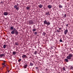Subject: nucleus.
Returning a JSON list of instances; mask_svg holds the SVG:
<instances>
[{
    "label": "nucleus",
    "instance_id": "nucleus-2",
    "mask_svg": "<svg viewBox=\"0 0 73 73\" xmlns=\"http://www.w3.org/2000/svg\"><path fill=\"white\" fill-rule=\"evenodd\" d=\"M72 57H73V54L71 53H70L68 56L66 57V58L64 60L66 62H69L68 60H72Z\"/></svg>",
    "mask_w": 73,
    "mask_h": 73
},
{
    "label": "nucleus",
    "instance_id": "nucleus-16",
    "mask_svg": "<svg viewBox=\"0 0 73 73\" xmlns=\"http://www.w3.org/2000/svg\"><path fill=\"white\" fill-rule=\"evenodd\" d=\"M4 56V54H0V57H3V56Z\"/></svg>",
    "mask_w": 73,
    "mask_h": 73
},
{
    "label": "nucleus",
    "instance_id": "nucleus-38",
    "mask_svg": "<svg viewBox=\"0 0 73 73\" xmlns=\"http://www.w3.org/2000/svg\"><path fill=\"white\" fill-rule=\"evenodd\" d=\"M1 70H2V69L1 68Z\"/></svg>",
    "mask_w": 73,
    "mask_h": 73
},
{
    "label": "nucleus",
    "instance_id": "nucleus-35",
    "mask_svg": "<svg viewBox=\"0 0 73 73\" xmlns=\"http://www.w3.org/2000/svg\"><path fill=\"white\" fill-rule=\"evenodd\" d=\"M6 67L7 68V69H8V68H9L8 67L6 66Z\"/></svg>",
    "mask_w": 73,
    "mask_h": 73
},
{
    "label": "nucleus",
    "instance_id": "nucleus-10",
    "mask_svg": "<svg viewBox=\"0 0 73 73\" xmlns=\"http://www.w3.org/2000/svg\"><path fill=\"white\" fill-rule=\"evenodd\" d=\"M68 30H66L64 32V34H65V35H66V34L67 33H68Z\"/></svg>",
    "mask_w": 73,
    "mask_h": 73
},
{
    "label": "nucleus",
    "instance_id": "nucleus-12",
    "mask_svg": "<svg viewBox=\"0 0 73 73\" xmlns=\"http://www.w3.org/2000/svg\"><path fill=\"white\" fill-rule=\"evenodd\" d=\"M28 66V65L27 64H25V66H24V68L25 69V68H27V67Z\"/></svg>",
    "mask_w": 73,
    "mask_h": 73
},
{
    "label": "nucleus",
    "instance_id": "nucleus-33",
    "mask_svg": "<svg viewBox=\"0 0 73 73\" xmlns=\"http://www.w3.org/2000/svg\"><path fill=\"white\" fill-rule=\"evenodd\" d=\"M35 68L36 69H38V67H35Z\"/></svg>",
    "mask_w": 73,
    "mask_h": 73
},
{
    "label": "nucleus",
    "instance_id": "nucleus-23",
    "mask_svg": "<svg viewBox=\"0 0 73 73\" xmlns=\"http://www.w3.org/2000/svg\"><path fill=\"white\" fill-rule=\"evenodd\" d=\"M56 31H57V32H58V33H59L61 32V31H60L58 30H56Z\"/></svg>",
    "mask_w": 73,
    "mask_h": 73
},
{
    "label": "nucleus",
    "instance_id": "nucleus-26",
    "mask_svg": "<svg viewBox=\"0 0 73 73\" xmlns=\"http://www.w3.org/2000/svg\"><path fill=\"white\" fill-rule=\"evenodd\" d=\"M34 34L35 35H36L37 34V32H35L34 33Z\"/></svg>",
    "mask_w": 73,
    "mask_h": 73
},
{
    "label": "nucleus",
    "instance_id": "nucleus-39",
    "mask_svg": "<svg viewBox=\"0 0 73 73\" xmlns=\"http://www.w3.org/2000/svg\"><path fill=\"white\" fill-rule=\"evenodd\" d=\"M71 49V48H70V49Z\"/></svg>",
    "mask_w": 73,
    "mask_h": 73
},
{
    "label": "nucleus",
    "instance_id": "nucleus-11",
    "mask_svg": "<svg viewBox=\"0 0 73 73\" xmlns=\"http://www.w3.org/2000/svg\"><path fill=\"white\" fill-rule=\"evenodd\" d=\"M38 7L40 8H41L42 7H43V5H42L40 4L39 5H38Z\"/></svg>",
    "mask_w": 73,
    "mask_h": 73
},
{
    "label": "nucleus",
    "instance_id": "nucleus-18",
    "mask_svg": "<svg viewBox=\"0 0 73 73\" xmlns=\"http://www.w3.org/2000/svg\"><path fill=\"white\" fill-rule=\"evenodd\" d=\"M15 45H19V43L18 42H15Z\"/></svg>",
    "mask_w": 73,
    "mask_h": 73
},
{
    "label": "nucleus",
    "instance_id": "nucleus-5",
    "mask_svg": "<svg viewBox=\"0 0 73 73\" xmlns=\"http://www.w3.org/2000/svg\"><path fill=\"white\" fill-rule=\"evenodd\" d=\"M3 15H5V16H7L8 15V13L7 12H4L3 13Z\"/></svg>",
    "mask_w": 73,
    "mask_h": 73
},
{
    "label": "nucleus",
    "instance_id": "nucleus-29",
    "mask_svg": "<svg viewBox=\"0 0 73 73\" xmlns=\"http://www.w3.org/2000/svg\"><path fill=\"white\" fill-rule=\"evenodd\" d=\"M34 53L35 54H36V53H37V51H35L34 52Z\"/></svg>",
    "mask_w": 73,
    "mask_h": 73
},
{
    "label": "nucleus",
    "instance_id": "nucleus-22",
    "mask_svg": "<svg viewBox=\"0 0 73 73\" xmlns=\"http://www.w3.org/2000/svg\"><path fill=\"white\" fill-rule=\"evenodd\" d=\"M36 31V29H33V32H35V31Z\"/></svg>",
    "mask_w": 73,
    "mask_h": 73
},
{
    "label": "nucleus",
    "instance_id": "nucleus-34",
    "mask_svg": "<svg viewBox=\"0 0 73 73\" xmlns=\"http://www.w3.org/2000/svg\"><path fill=\"white\" fill-rule=\"evenodd\" d=\"M59 30H61V28H59Z\"/></svg>",
    "mask_w": 73,
    "mask_h": 73
},
{
    "label": "nucleus",
    "instance_id": "nucleus-30",
    "mask_svg": "<svg viewBox=\"0 0 73 73\" xmlns=\"http://www.w3.org/2000/svg\"><path fill=\"white\" fill-rule=\"evenodd\" d=\"M59 41L61 42H62V39H60L59 40Z\"/></svg>",
    "mask_w": 73,
    "mask_h": 73
},
{
    "label": "nucleus",
    "instance_id": "nucleus-31",
    "mask_svg": "<svg viewBox=\"0 0 73 73\" xmlns=\"http://www.w3.org/2000/svg\"><path fill=\"white\" fill-rule=\"evenodd\" d=\"M64 17H66V14H64Z\"/></svg>",
    "mask_w": 73,
    "mask_h": 73
},
{
    "label": "nucleus",
    "instance_id": "nucleus-14",
    "mask_svg": "<svg viewBox=\"0 0 73 73\" xmlns=\"http://www.w3.org/2000/svg\"><path fill=\"white\" fill-rule=\"evenodd\" d=\"M16 52H15V51H13V55H15L16 54Z\"/></svg>",
    "mask_w": 73,
    "mask_h": 73
},
{
    "label": "nucleus",
    "instance_id": "nucleus-7",
    "mask_svg": "<svg viewBox=\"0 0 73 73\" xmlns=\"http://www.w3.org/2000/svg\"><path fill=\"white\" fill-rule=\"evenodd\" d=\"M6 64V61L5 60H3V62L2 63V65H4Z\"/></svg>",
    "mask_w": 73,
    "mask_h": 73
},
{
    "label": "nucleus",
    "instance_id": "nucleus-28",
    "mask_svg": "<svg viewBox=\"0 0 73 73\" xmlns=\"http://www.w3.org/2000/svg\"><path fill=\"white\" fill-rule=\"evenodd\" d=\"M3 66H2V68H4V67L5 66L6 67V66L5 65H3Z\"/></svg>",
    "mask_w": 73,
    "mask_h": 73
},
{
    "label": "nucleus",
    "instance_id": "nucleus-19",
    "mask_svg": "<svg viewBox=\"0 0 73 73\" xmlns=\"http://www.w3.org/2000/svg\"><path fill=\"white\" fill-rule=\"evenodd\" d=\"M45 35H46V33H45V32L43 33L42 34V36H45Z\"/></svg>",
    "mask_w": 73,
    "mask_h": 73
},
{
    "label": "nucleus",
    "instance_id": "nucleus-1",
    "mask_svg": "<svg viewBox=\"0 0 73 73\" xmlns=\"http://www.w3.org/2000/svg\"><path fill=\"white\" fill-rule=\"evenodd\" d=\"M10 29L12 30L11 31V33L12 34H15L16 35H19V32L17 31V30L15 28H14L12 26L10 27Z\"/></svg>",
    "mask_w": 73,
    "mask_h": 73
},
{
    "label": "nucleus",
    "instance_id": "nucleus-8",
    "mask_svg": "<svg viewBox=\"0 0 73 73\" xmlns=\"http://www.w3.org/2000/svg\"><path fill=\"white\" fill-rule=\"evenodd\" d=\"M52 5H48V8L49 9H50V8H52Z\"/></svg>",
    "mask_w": 73,
    "mask_h": 73
},
{
    "label": "nucleus",
    "instance_id": "nucleus-20",
    "mask_svg": "<svg viewBox=\"0 0 73 73\" xmlns=\"http://www.w3.org/2000/svg\"><path fill=\"white\" fill-rule=\"evenodd\" d=\"M3 48L4 49H5V48H6V45H5V44L3 46Z\"/></svg>",
    "mask_w": 73,
    "mask_h": 73
},
{
    "label": "nucleus",
    "instance_id": "nucleus-27",
    "mask_svg": "<svg viewBox=\"0 0 73 73\" xmlns=\"http://www.w3.org/2000/svg\"><path fill=\"white\" fill-rule=\"evenodd\" d=\"M27 10H28V9H29V7H27V8H26Z\"/></svg>",
    "mask_w": 73,
    "mask_h": 73
},
{
    "label": "nucleus",
    "instance_id": "nucleus-4",
    "mask_svg": "<svg viewBox=\"0 0 73 73\" xmlns=\"http://www.w3.org/2000/svg\"><path fill=\"white\" fill-rule=\"evenodd\" d=\"M29 25H32L34 24L33 21L32 20H30L29 22Z\"/></svg>",
    "mask_w": 73,
    "mask_h": 73
},
{
    "label": "nucleus",
    "instance_id": "nucleus-13",
    "mask_svg": "<svg viewBox=\"0 0 73 73\" xmlns=\"http://www.w3.org/2000/svg\"><path fill=\"white\" fill-rule=\"evenodd\" d=\"M30 66H33V64L31 62L30 64Z\"/></svg>",
    "mask_w": 73,
    "mask_h": 73
},
{
    "label": "nucleus",
    "instance_id": "nucleus-24",
    "mask_svg": "<svg viewBox=\"0 0 73 73\" xmlns=\"http://www.w3.org/2000/svg\"><path fill=\"white\" fill-rule=\"evenodd\" d=\"M63 70H64L65 71H66V70H65V68L64 67L63 68Z\"/></svg>",
    "mask_w": 73,
    "mask_h": 73
},
{
    "label": "nucleus",
    "instance_id": "nucleus-36",
    "mask_svg": "<svg viewBox=\"0 0 73 73\" xmlns=\"http://www.w3.org/2000/svg\"><path fill=\"white\" fill-rule=\"evenodd\" d=\"M17 7H18V5H19V4H18V3H17Z\"/></svg>",
    "mask_w": 73,
    "mask_h": 73
},
{
    "label": "nucleus",
    "instance_id": "nucleus-21",
    "mask_svg": "<svg viewBox=\"0 0 73 73\" xmlns=\"http://www.w3.org/2000/svg\"><path fill=\"white\" fill-rule=\"evenodd\" d=\"M21 61V58H19V59L18 60V62H20Z\"/></svg>",
    "mask_w": 73,
    "mask_h": 73
},
{
    "label": "nucleus",
    "instance_id": "nucleus-32",
    "mask_svg": "<svg viewBox=\"0 0 73 73\" xmlns=\"http://www.w3.org/2000/svg\"><path fill=\"white\" fill-rule=\"evenodd\" d=\"M68 25H69V24H66V27H68Z\"/></svg>",
    "mask_w": 73,
    "mask_h": 73
},
{
    "label": "nucleus",
    "instance_id": "nucleus-9",
    "mask_svg": "<svg viewBox=\"0 0 73 73\" xmlns=\"http://www.w3.org/2000/svg\"><path fill=\"white\" fill-rule=\"evenodd\" d=\"M22 57L23 58H24L27 57V55H26L23 54L22 56Z\"/></svg>",
    "mask_w": 73,
    "mask_h": 73
},
{
    "label": "nucleus",
    "instance_id": "nucleus-3",
    "mask_svg": "<svg viewBox=\"0 0 73 73\" xmlns=\"http://www.w3.org/2000/svg\"><path fill=\"white\" fill-rule=\"evenodd\" d=\"M44 24V25L45 24H46L47 25V27L48 25H50V23L49 22V21H48V22H47V21L45 20L44 21H43Z\"/></svg>",
    "mask_w": 73,
    "mask_h": 73
},
{
    "label": "nucleus",
    "instance_id": "nucleus-25",
    "mask_svg": "<svg viewBox=\"0 0 73 73\" xmlns=\"http://www.w3.org/2000/svg\"><path fill=\"white\" fill-rule=\"evenodd\" d=\"M70 69H73V67L72 66H71L70 68Z\"/></svg>",
    "mask_w": 73,
    "mask_h": 73
},
{
    "label": "nucleus",
    "instance_id": "nucleus-17",
    "mask_svg": "<svg viewBox=\"0 0 73 73\" xmlns=\"http://www.w3.org/2000/svg\"><path fill=\"white\" fill-rule=\"evenodd\" d=\"M59 8H62V6L61 5H59Z\"/></svg>",
    "mask_w": 73,
    "mask_h": 73
},
{
    "label": "nucleus",
    "instance_id": "nucleus-37",
    "mask_svg": "<svg viewBox=\"0 0 73 73\" xmlns=\"http://www.w3.org/2000/svg\"><path fill=\"white\" fill-rule=\"evenodd\" d=\"M8 72L9 73V70L8 71Z\"/></svg>",
    "mask_w": 73,
    "mask_h": 73
},
{
    "label": "nucleus",
    "instance_id": "nucleus-6",
    "mask_svg": "<svg viewBox=\"0 0 73 73\" xmlns=\"http://www.w3.org/2000/svg\"><path fill=\"white\" fill-rule=\"evenodd\" d=\"M14 8H16V10H18L19 9V7H17V5H15L14 6Z\"/></svg>",
    "mask_w": 73,
    "mask_h": 73
},
{
    "label": "nucleus",
    "instance_id": "nucleus-15",
    "mask_svg": "<svg viewBox=\"0 0 73 73\" xmlns=\"http://www.w3.org/2000/svg\"><path fill=\"white\" fill-rule=\"evenodd\" d=\"M46 15H50V14H49V12H47L46 14Z\"/></svg>",
    "mask_w": 73,
    "mask_h": 73
}]
</instances>
